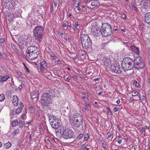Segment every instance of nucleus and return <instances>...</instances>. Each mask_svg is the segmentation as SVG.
Wrapping results in <instances>:
<instances>
[{"mask_svg":"<svg viewBox=\"0 0 150 150\" xmlns=\"http://www.w3.org/2000/svg\"><path fill=\"white\" fill-rule=\"evenodd\" d=\"M26 53L27 57L29 59L34 60L38 57V49L34 45L29 46L26 50Z\"/></svg>","mask_w":150,"mask_h":150,"instance_id":"1","label":"nucleus"},{"mask_svg":"<svg viewBox=\"0 0 150 150\" xmlns=\"http://www.w3.org/2000/svg\"><path fill=\"white\" fill-rule=\"evenodd\" d=\"M44 29L42 27L37 25L34 28L33 33L35 42L39 43L42 41V37L44 34Z\"/></svg>","mask_w":150,"mask_h":150,"instance_id":"2","label":"nucleus"},{"mask_svg":"<svg viewBox=\"0 0 150 150\" xmlns=\"http://www.w3.org/2000/svg\"><path fill=\"white\" fill-rule=\"evenodd\" d=\"M40 101L42 106H48L52 104L53 100L50 98V95L44 93L41 95Z\"/></svg>","mask_w":150,"mask_h":150,"instance_id":"3","label":"nucleus"},{"mask_svg":"<svg viewBox=\"0 0 150 150\" xmlns=\"http://www.w3.org/2000/svg\"><path fill=\"white\" fill-rule=\"evenodd\" d=\"M133 62V60L129 57H127L124 59L122 63V67L125 71L131 70L133 68L132 63Z\"/></svg>","mask_w":150,"mask_h":150,"instance_id":"4","label":"nucleus"},{"mask_svg":"<svg viewBox=\"0 0 150 150\" xmlns=\"http://www.w3.org/2000/svg\"><path fill=\"white\" fill-rule=\"evenodd\" d=\"M81 43L83 47L87 49L91 45V41L87 34H82L80 37Z\"/></svg>","mask_w":150,"mask_h":150,"instance_id":"5","label":"nucleus"},{"mask_svg":"<svg viewBox=\"0 0 150 150\" xmlns=\"http://www.w3.org/2000/svg\"><path fill=\"white\" fill-rule=\"evenodd\" d=\"M100 32L102 35L104 37H107L111 34L112 29L110 25L107 23L102 24Z\"/></svg>","mask_w":150,"mask_h":150,"instance_id":"6","label":"nucleus"},{"mask_svg":"<svg viewBox=\"0 0 150 150\" xmlns=\"http://www.w3.org/2000/svg\"><path fill=\"white\" fill-rule=\"evenodd\" d=\"M72 120L73 125L76 127H79L83 123V117L80 114L75 113L73 116Z\"/></svg>","mask_w":150,"mask_h":150,"instance_id":"7","label":"nucleus"},{"mask_svg":"<svg viewBox=\"0 0 150 150\" xmlns=\"http://www.w3.org/2000/svg\"><path fill=\"white\" fill-rule=\"evenodd\" d=\"M62 137L66 139L74 138L75 136L73 131L69 129H63V130L60 132Z\"/></svg>","mask_w":150,"mask_h":150,"instance_id":"8","label":"nucleus"},{"mask_svg":"<svg viewBox=\"0 0 150 150\" xmlns=\"http://www.w3.org/2000/svg\"><path fill=\"white\" fill-rule=\"evenodd\" d=\"M18 41L19 45L22 47H27L29 41L28 37L26 36H20L18 38Z\"/></svg>","mask_w":150,"mask_h":150,"instance_id":"9","label":"nucleus"},{"mask_svg":"<svg viewBox=\"0 0 150 150\" xmlns=\"http://www.w3.org/2000/svg\"><path fill=\"white\" fill-rule=\"evenodd\" d=\"M135 62H137V64H134V67L136 69H142L144 68L145 63L141 60L140 57H137L136 60H135Z\"/></svg>","mask_w":150,"mask_h":150,"instance_id":"10","label":"nucleus"},{"mask_svg":"<svg viewBox=\"0 0 150 150\" xmlns=\"http://www.w3.org/2000/svg\"><path fill=\"white\" fill-rule=\"evenodd\" d=\"M108 70L111 71L112 73L118 74H121L122 72V70L119 67V64H112Z\"/></svg>","mask_w":150,"mask_h":150,"instance_id":"11","label":"nucleus"},{"mask_svg":"<svg viewBox=\"0 0 150 150\" xmlns=\"http://www.w3.org/2000/svg\"><path fill=\"white\" fill-rule=\"evenodd\" d=\"M103 60L104 61V64L106 67L105 68L106 69H110V67L112 64H111V62L110 58L105 57Z\"/></svg>","mask_w":150,"mask_h":150,"instance_id":"12","label":"nucleus"},{"mask_svg":"<svg viewBox=\"0 0 150 150\" xmlns=\"http://www.w3.org/2000/svg\"><path fill=\"white\" fill-rule=\"evenodd\" d=\"M6 8L9 10L14 9L15 8L14 4L11 1H6L5 3Z\"/></svg>","mask_w":150,"mask_h":150,"instance_id":"13","label":"nucleus"},{"mask_svg":"<svg viewBox=\"0 0 150 150\" xmlns=\"http://www.w3.org/2000/svg\"><path fill=\"white\" fill-rule=\"evenodd\" d=\"M47 67V64L46 62L43 61L41 62L40 65V69L42 72L45 71V70L46 69V67Z\"/></svg>","mask_w":150,"mask_h":150,"instance_id":"14","label":"nucleus"},{"mask_svg":"<svg viewBox=\"0 0 150 150\" xmlns=\"http://www.w3.org/2000/svg\"><path fill=\"white\" fill-rule=\"evenodd\" d=\"M12 103L15 106H17L18 104V98L16 96H14L13 97Z\"/></svg>","mask_w":150,"mask_h":150,"instance_id":"15","label":"nucleus"},{"mask_svg":"<svg viewBox=\"0 0 150 150\" xmlns=\"http://www.w3.org/2000/svg\"><path fill=\"white\" fill-rule=\"evenodd\" d=\"M19 106L20 107L16 110V113L17 115L19 114L21 112L24 107V105L22 102H20Z\"/></svg>","mask_w":150,"mask_h":150,"instance_id":"16","label":"nucleus"},{"mask_svg":"<svg viewBox=\"0 0 150 150\" xmlns=\"http://www.w3.org/2000/svg\"><path fill=\"white\" fill-rule=\"evenodd\" d=\"M51 126L54 129H57L59 126V124L57 122H56V120L54 121H51L50 122Z\"/></svg>","mask_w":150,"mask_h":150,"instance_id":"17","label":"nucleus"},{"mask_svg":"<svg viewBox=\"0 0 150 150\" xmlns=\"http://www.w3.org/2000/svg\"><path fill=\"white\" fill-rule=\"evenodd\" d=\"M91 34L93 36H97L98 35V30L97 28H93L91 29Z\"/></svg>","mask_w":150,"mask_h":150,"instance_id":"18","label":"nucleus"},{"mask_svg":"<svg viewBox=\"0 0 150 150\" xmlns=\"http://www.w3.org/2000/svg\"><path fill=\"white\" fill-rule=\"evenodd\" d=\"M130 48L136 54H139V49L137 47H136L134 46H130Z\"/></svg>","mask_w":150,"mask_h":150,"instance_id":"19","label":"nucleus"},{"mask_svg":"<svg viewBox=\"0 0 150 150\" xmlns=\"http://www.w3.org/2000/svg\"><path fill=\"white\" fill-rule=\"evenodd\" d=\"M10 77L9 75H5L2 76H1L0 81L2 82H4L6 81Z\"/></svg>","mask_w":150,"mask_h":150,"instance_id":"20","label":"nucleus"},{"mask_svg":"<svg viewBox=\"0 0 150 150\" xmlns=\"http://www.w3.org/2000/svg\"><path fill=\"white\" fill-rule=\"evenodd\" d=\"M145 19L146 23L150 24V13H148L146 14Z\"/></svg>","mask_w":150,"mask_h":150,"instance_id":"21","label":"nucleus"},{"mask_svg":"<svg viewBox=\"0 0 150 150\" xmlns=\"http://www.w3.org/2000/svg\"><path fill=\"white\" fill-rule=\"evenodd\" d=\"M45 93H47V94L50 95V98L51 97L53 98L55 96V93L54 91L52 89L50 90L49 91V92Z\"/></svg>","mask_w":150,"mask_h":150,"instance_id":"22","label":"nucleus"},{"mask_svg":"<svg viewBox=\"0 0 150 150\" xmlns=\"http://www.w3.org/2000/svg\"><path fill=\"white\" fill-rule=\"evenodd\" d=\"M47 115L50 122L56 120V117L52 114H48Z\"/></svg>","mask_w":150,"mask_h":150,"instance_id":"23","label":"nucleus"},{"mask_svg":"<svg viewBox=\"0 0 150 150\" xmlns=\"http://www.w3.org/2000/svg\"><path fill=\"white\" fill-rule=\"evenodd\" d=\"M100 3L97 1H94L91 2V5L92 6H99Z\"/></svg>","mask_w":150,"mask_h":150,"instance_id":"24","label":"nucleus"},{"mask_svg":"<svg viewBox=\"0 0 150 150\" xmlns=\"http://www.w3.org/2000/svg\"><path fill=\"white\" fill-rule=\"evenodd\" d=\"M11 145V142H8L5 144L4 146L6 149H8L10 147Z\"/></svg>","mask_w":150,"mask_h":150,"instance_id":"25","label":"nucleus"},{"mask_svg":"<svg viewBox=\"0 0 150 150\" xmlns=\"http://www.w3.org/2000/svg\"><path fill=\"white\" fill-rule=\"evenodd\" d=\"M14 18V15L12 13H10V14L8 15V20L9 21H12Z\"/></svg>","mask_w":150,"mask_h":150,"instance_id":"26","label":"nucleus"},{"mask_svg":"<svg viewBox=\"0 0 150 150\" xmlns=\"http://www.w3.org/2000/svg\"><path fill=\"white\" fill-rule=\"evenodd\" d=\"M139 97L142 103H144L146 102L145 97L144 96H142V97L140 96Z\"/></svg>","mask_w":150,"mask_h":150,"instance_id":"27","label":"nucleus"},{"mask_svg":"<svg viewBox=\"0 0 150 150\" xmlns=\"http://www.w3.org/2000/svg\"><path fill=\"white\" fill-rule=\"evenodd\" d=\"M18 124V122L17 120H15L12 122V125L13 127H15Z\"/></svg>","mask_w":150,"mask_h":150,"instance_id":"28","label":"nucleus"},{"mask_svg":"<svg viewBox=\"0 0 150 150\" xmlns=\"http://www.w3.org/2000/svg\"><path fill=\"white\" fill-rule=\"evenodd\" d=\"M19 131L18 129L15 130L12 133V134L13 135H16L19 134Z\"/></svg>","mask_w":150,"mask_h":150,"instance_id":"29","label":"nucleus"},{"mask_svg":"<svg viewBox=\"0 0 150 150\" xmlns=\"http://www.w3.org/2000/svg\"><path fill=\"white\" fill-rule=\"evenodd\" d=\"M5 99V97L3 94H0V102L3 101Z\"/></svg>","mask_w":150,"mask_h":150,"instance_id":"30","label":"nucleus"},{"mask_svg":"<svg viewBox=\"0 0 150 150\" xmlns=\"http://www.w3.org/2000/svg\"><path fill=\"white\" fill-rule=\"evenodd\" d=\"M35 94V91L32 92L31 93L30 96L32 99H34L36 98L37 96Z\"/></svg>","mask_w":150,"mask_h":150,"instance_id":"31","label":"nucleus"},{"mask_svg":"<svg viewBox=\"0 0 150 150\" xmlns=\"http://www.w3.org/2000/svg\"><path fill=\"white\" fill-rule=\"evenodd\" d=\"M112 135V133L109 132L107 133L106 135V137L107 138H109Z\"/></svg>","mask_w":150,"mask_h":150,"instance_id":"32","label":"nucleus"},{"mask_svg":"<svg viewBox=\"0 0 150 150\" xmlns=\"http://www.w3.org/2000/svg\"><path fill=\"white\" fill-rule=\"evenodd\" d=\"M134 83L135 85V86L137 88H139L140 87V85L137 82L136 80L134 81Z\"/></svg>","mask_w":150,"mask_h":150,"instance_id":"33","label":"nucleus"},{"mask_svg":"<svg viewBox=\"0 0 150 150\" xmlns=\"http://www.w3.org/2000/svg\"><path fill=\"white\" fill-rule=\"evenodd\" d=\"M139 94V93L137 91H133L132 92V96H135L137 95H138Z\"/></svg>","mask_w":150,"mask_h":150,"instance_id":"34","label":"nucleus"},{"mask_svg":"<svg viewBox=\"0 0 150 150\" xmlns=\"http://www.w3.org/2000/svg\"><path fill=\"white\" fill-rule=\"evenodd\" d=\"M19 126L21 128H22L23 125V123L22 121L20 120L19 122Z\"/></svg>","mask_w":150,"mask_h":150,"instance_id":"35","label":"nucleus"},{"mask_svg":"<svg viewBox=\"0 0 150 150\" xmlns=\"http://www.w3.org/2000/svg\"><path fill=\"white\" fill-rule=\"evenodd\" d=\"M45 142L47 144H49L50 143V141L48 137H46L45 139Z\"/></svg>","mask_w":150,"mask_h":150,"instance_id":"36","label":"nucleus"},{"mask_svg":"<svg viewBox=\"0 0 150 150\" xmlns=\"http://www.w3.org/2000/svg\"><path fill=\"white\" fill-rule=\"evenodd\" d=\"M107 108L108 110V113L109 115H112V112L110 110V108L109 107H107Z\"/></svg>","mask_w":150,"mask_h":150,"instance_id":"37","label":"nucleus"},{"mask_svg":"<svg viewBox=\"0 0 150 150\" xmlns=\"http://www.w3.org/2000/svg\"><path fill=\"white\" fill-rule=\"evenodd\" d=\"M132 10L134 11H136L137 10V8L134 5L132 6Z\"/></svg>","mask_w":150,"mask_h":150,"instance_id":"38","label":"nucleus"},{"mask_svg":"<svg viewBox=\"0 0 150 150\" xmlns=\"http://www.w3.org/2000/svg\"><path fill=\"white\" fill-rule=\"evenodd\" d=\"M119 109V108H118L117 107H115L114 108L113 110L114 112H116L118 111Z\"/></svg>","mask_w":150,"mask_h":150,"instance_id":"39","label":"nucleus"},{"mask_svg":"<svg viewBox=\"0 0 150 150\" xmlns=\"http://www.w3.org/2000/svg\"><path fill=\"white\" fill-rule=\"evenodd\" d=\"M5 41V40L3 38L0 39V44L3 43Z\"/></svg>","mask_w":150,"mask_h":150,"instance_id":"40","label":"nucleus"},{"mask_svg":"<svg viewBox=\"0 0 150 150\" xmlns=\"http://www.w3.org/2000/svg\"><path fill=\"white\" fill-rule=\"evenodd\" d=\"M88 136L87 134L85 135L84 137V139L85 140H87L88 139Z\"/></svg>","mask_w":150,"mask_h":150,"instance_id":"41","label":"nucleus"},{"mask_svg":"<svg viewBox=\"0 0 150 150\" xmlns=\"http://www.w3.org/2000/svg\"><path fill=\"white\" fill-rule=\"evenodd\" d=\"M21 117L23 119H25V118L26 117V116L25 114H23L21 115Z\"/></svg>","mask_w":150,"mask_h":150,"instance_id":"42","label":"nucleus"},{"mask_svg":"<svg viewBox=\"0 0 150 150\" xmlns=\"http://www.w3.org/2000/svg\"><path fill=\"white\" fill-rule=\"evenodd\" d=\"M103 146L105 150H107L108 149V148L106 146V145H105L103 143H102Z\"/></svg>","mask_w":150,"mask_h":150,"instance_id":"43","label":"nucleus"},{"mask_svg":"<svg viewBox=\"0 0 150 150\" xmlns=\"http://www.w3.org/2000/svg\"><path fill=\"white\" fill-rule=\"evenodd\" d=\"M51 57H52L53 59H55L57 57V56L54 54H53L52 55H50Z\"/></svg>","mask_w":150,"mask_h":150,"instance_id":"44","label":"nucleus"},{"mask_svg":"<svg viewBox=\"0 0 150 150\" xmlns=\"http://www.w3.org/2000/svg\"><path fill=\"white\" fill-rule=\"evenodd\" d=\"M125 46L126 47H129V46H131L130 45V43H129V42H126L125 43Z\"/></svg>","mask_w":150,"mask_h":150,"instance_id":"45","label":"nucleus"},{"mask_svg":"<svg viewBox=\"0 0 150 150\" xmlns=\"http://www.w3.org/2000/svg\"><path fill=\"white\" fill-rule=\"evenodd\" d=\"M83 137V134H80L78 136V138L79 139H81Z\"/></svg>","mask_w":150,"mask_h":150,"instance_id":"46","label":"nucleus"},{"mask_svg":"<svg viewBox=\"0 0 150 150\" xmlns=\"http://www.w3.org/2000/svg\"><path fill=\"white\" fill-rule=\"evenodd\" d=\"M147 94L148 95L150 101V90L148 91Z\"/></svg>","mask_w":150,"mask_h":150,"instance_id":"47","label":"nucleus"},{"mask_svg":"<svg viewBox=\"0 0 150 150\" xmlns=\"http://www.w3.org/2000/svg\"><path fill=\"white\" fill-rule=\"evenodd\" d=\"M122 17L123 18L126 19V16L125 14H123L122 15Z\"/></svg>","mask_w":150,"mask_h":150,"instance_id":"48","label":"nucleus"},{"mask_svg":"<svg viewBox=\"0 0 150 150\" xmlns=\"http://www.w3.org/2000/svg\"><path fill=\"white\" fill-rule=\"evenodd\" d=\"M74 26L76 27H77L79 26V24L77 22H76L75 23Z\"/></svg>","mask_w":150,"mask_h":150,"instance_id":"49","label":"nucleus"},{"mask_svg":"<svg viewBox=\"0 0 150 150\" xmlns=\"http://www.w3.org/2000/svg\"><path fill=\"white\" fill-rule=\"evenodd\" d=\"M22 88V85L21 84L20 85H19V87H18V89L20 90H21Z\"/></svg>","mask_w":150,"mask_h":150,"instance_id":"50","label":"nucleus"},{"mask_svg":"<svg viewBox=\"0 0 150 150\" xmlns=\"http://www.w3.org/2000/svg\"><path fill=\"white\" fill-rule=\"evenodd\" d=\"M24 65L25 66V67L26 69V70H27V72L28 73H29L30 72L29 71V69H28L27 68V67L25 65V64H24Z\"/></svg>","mask_w":150,"mask_h":150,"instance_id":"51","label":"nucleus"},{"mask_svg":"<svg viewBox=\"0 0 150 150\" xmlns=\"http://www.w3.org/2000/svg\"><path fill=\"white\" fill-rule=\"evenodd\" d=\"M145 128L144 127H142V129H141V132H145Z\"/></svg>","mask_w":150,"mask_h":150,"instance_id":"52","label":"nucleus"},{"mask_svg":"<svg viewBox=\"0 0 150 150\" xmlns=\"http://www.w3.org/2000/svg\"><path fill=\"white\" fill-rule=\"evenodd\" d=\"M67 24L66 23H63V27H66L67 26Z\"/></svg>","mask_w":150,"mask_h":150,"instance_id":"53","label":"nucleus"},{"mask_svg":"<svg viewBox=\"0 0 150 150\" xmlns=\"http://www.w3.org/2000/svg\"><path fill=\"white\" fill-rule=\"evenodd\" d=\"M89 147H86L85 149H86V150H90V149L91 148V146H89Z\"/></svg>","mask_w":150,"mask_h":150,"instance_id":"54","label":"nucleus"},{"mask_svg":"<svg viewBox=\"0 0 150 150\" xmlns=\"http://www.w3.org/2000/svg\"><path fill=\"white\" fill-rule=\"evenodd\" d=\"M122 140L121 139H119L118 141V143L119 144H120L122 142Z\"/></svg>","mask_w":150,"mask_h":150,"instance_id":"55","label":"nucleus"},{"mask_svg":"<svg viewBox=\"0 0 150 150\" xmlns=\"http://www.w3.org/2000/svg\"><path fill=\"white\" fill-rule=\"evenodd\" d=\"M70 77H68L67 78L66 80L67 81H69L70 80Z\"/></svg>","mask_w":150,"mask_h":150,"instance_id":"56","label":"nucleus"},{"mask_svg":"<svg viewBox=\"0 0 150 150\" xmlns=\"http://www.w3.org/2000/svg\"><path fill=\"white\" fill-rule=\"evenodd\" d=\"M120 102V100L119 99L118 100L116 101V103L117 104H119Z\"/></svg>","mask_w":150,"mask_h":150,"instance_id":"57","label":"nucleus"},{"mask_svg":"<svg viewBox=\"0 0 150 150\" xmlns=\"http://www.w3.org/2000/svg\"><path fill=\"white\" fill-rule=\"evenodd\" d=\"M117 127L119 129V130L120 129V125H118V124L117 125Z\"/></svg>","mask_w":150,"mask_h":150,"instance_id":"58","label":"nucleus"},{"mask_svg":"<svg viewBox=\"0 0 150 150\" xmlns=\"http://www.w3.org/2000/svg\"><path fill=\"white\" fill-rule=\"evenodd\" d=\"M82 147H83V149L84 148H86V146L85 144H84L82 145Z\"/></svg>","mask_w":150,"mask_h":150,"instance_id":"59","label":"nucleus"},{"mask_svg":"<svg viewBox=\"0 0 150 150\" xmlns=\"http://www.w3.org/2000/svg\"><path fill=\"white\" fill-rule=\"evenodd\" d=\"M57 62L59 64H60L61 63V62L59 60H57Z\"/></svg>","mask_w":150,"mask_h":150,"instance_id":"60","label":"nucleus"},{"mask_svg":"<svg viewBox=\"0 0 150 150\" xmlns=\"http://www.w3.org/2000/svg\"><path fill=\"white\" fill-rule=\"evenodd\" d=\"M99 78H96L94 79V81H98L99 80Z\"/></svg>","mask_w":150,"mask_h":150,"instance_id":"61","label":"nucleus"},{"mask_svg":"<svg viewBox=\"0 0 150 150\" xmlns=\"http://www.w3.org/2000/svg\"><path fill=\"white\" fill-rule=\"evenodd\" d=\"M134 98L132 97H131L130 98V100L131 101H134Z\"/></svg>","mask_w":150,"mask_h":150,"instance_id":"62","label":"nucleus"},{"mask_svg":"<svg viewBox=\"0 0 150 150\" xmlns=\"http://www.w3.org/2000/svg\"><path fill=\"white\" fill-rule=\"evenodd\" d=\"M147 81L148 83H150V78H148L147 79Z\"/></svg>","mask_w":150,"mask_h":150,"instance_id":"63","label":"nucleus"},{"mask_svg":"<svg viewBox=\"0 0 150 150\" xmlns=\"http://www.w3.org/2000/svg\"><path fill=\"white\" fill-rule=\"evenodd\" d=\"M148 67L150 69V62L148 63Z\"/></svg>","mask_w":150,"mask_h":150,"instance_id":"64","label":"nucleus"}]
</instances>
